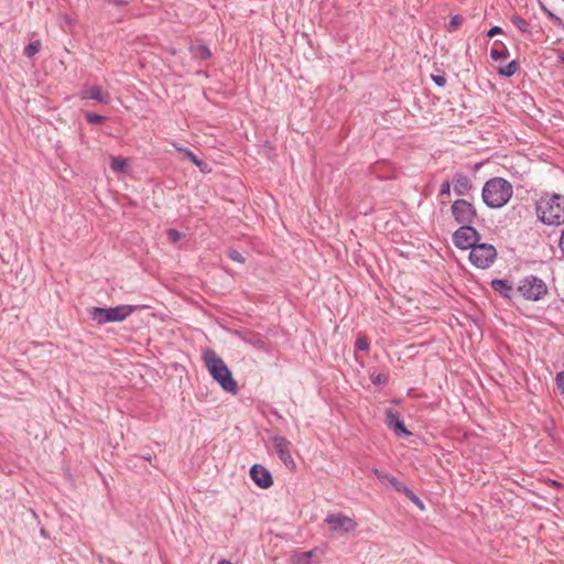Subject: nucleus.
Masks as SVG:
<instances>
[{
	"label": "nucleus",
	"mask_w": 564,
	"mask_h": 564,
	"mask_svg": "<svg viewBox=\"0 0 564 564\" xmlns=\"http://www.w3.org/2000/svg\"><path fill=\"white\" fill-rule=\"evenodd\" d=\"M538 219L547 226L564 223V196L556 193H543L535 204Z\"/></svg>",
	"instance_id": "1"
},
{
	"label": "nucleus",
	"mask_w": 564,
	"mask_h": 564,
	"mask_svg": "<svg viewBox=\"0 0 564 564\" xmlns=\"http://www.w3.org/2000/svg\"><path fill=\"white\" fill-rule=\"evenodd\" d=\"M203 360L209 376L220 386V388L228 393L237 394V381L234 379L232 373L225 361L213 349H207L203 352Z\"/></svg>",
	"instance_id": "2"
},
{
	"label": "nucleus",
	"mask_w": 564,
	"mask_h": 564,
	"mask_svg": "<svg viewBox=\"0 0 564 564\" xmlns=\"http://www.w3.org/2000/svg\"><path fill=\"white\" fill-rule=\"evenodd\" d=\"M513 195V187L509 181L503 177H492L488 180L481 191V198L486 206L498 209L508 204Z\"/></svg>",
	"instance_id": "3"
},
{
	"label": "nucleus",
	"mask_w": 564,
	"mask_h": 564,
	"mask_svg": "<svg viewBox=\"0 0 564 564\" xmlns=\"http://www.w3.org/2000/svg\"><path fill=\"white\" fill-rule=\"evenodd\" d=\"M139 306L122 304L115 307H98L93 306L87 310L89 317L97 325H105L108 323L122 322L134 313Z\"/></svg>",
	"instance_id": "4"
},
{
	"label": "nucleus",
	"mask_w": 564,
	"mask_h": 564,
	"mask_svg": "<svg viewBox=\"0 0 564 564\" xmlns=\"http://www.w3.org/2000/svg\"><path fill=\"white\" fill-rule=\"evenodd\" d=\"M517 292L527 301L538 302L545 297L549 288L542 279L529 274L520 280Z\"/></svg>",
	"instance_id": "5"
},
{
	"label": "nucleus",
	"mask_w": 564,
	"mask_h": 564,
	"mask_svg": "<svg viewBox=\"0 0 564 564\" xmlns=\"http://www.w3.org/2000/svg\"><path fill=\"white\" fill-rule=\"evenodd\" d=\"M469 261L478 269H488L497 258L496 248L486 242H478L469 252Z\"/></svg>",
	"instance_id": "6"
},
{
	"label": "nucleus",
	"mask_w": 564,
	"mask_h": 564,
	"mask_svg": "<svg viewBox=\"0 0 564 564\" xmlns=\"http://www.w3.org/2000/svg\"><path fill=\"white\" fill-rule=\"evenodd\" d=\"M451 214L454 220L460 226L473 225L478 217L475 206L464 198H458L453 202Z\"/></svg>",
	"instance_id": "7"
},
{
	"label": "nucleus",
	"mask_w": 564,
	"mask_h": 564,
	"mask_svg": "<svg viewBox=\"0 0 564 564\" xmlns=\"http://www.w3.org/2000/svg\"><path fill=\"white\" fill-rule=\"evenodd\" d=\"M480 240L479 231L473 225L460 226L453 234V243L460 250H468L475 247Z\"/></svg>",
	"instance_id": "8"
},
{
	"label": "nucleus",
	"mask_w": 564,
	"mask_h": 564,
	"mask_svg": "<svg viewBox=\"0 0 564 564\" xmlns=\"http://www.w3.org/2000/svg\"><path fill=\"white\" fill-rule=\"evenodd\" d=\"M330 531L348 533L355 531L357 523L349 517L341 513H330L325 518Z\"/></svg>",
	"instance_id": "9"
},
{
	"label": "nucleus",
	"mask_w": 564,
	"mask_h": 564,
	"mask_svg": "<svg viewBox=\"0 0 564 564\" xmlns=\"http://www.w3.org/2000/svg\"><path fill=\"white\" fill-rule=\"evenodd\" d=\"M271 443L283 464L289 468L295 467V462L291 454V442L284 436L275 435L271 438Z\"/></svg>",
	"instance_id": "10"
},
{
	"label": "nucleus",
	"mask_w": 564,
	"mask_h": 564,
	"mask_svg": "<svg viewBox=\"0 0 564 564\" xmlns=\"http://www.w3.org/2000/svg\"><path fill=\"white\" fill-rule=\"evenodd\" d=\"M386 414V424L387 426L393 431V433L398 437H408L412 435V433L406 429L404 422L401 420L400 414L392 409L388 408L384 411Z\"/></svg>",
	"instance_id": "11"
},
{
	"label": "nucleus",
	"mask_w": 564,
	"mask_h": 564,
	"mask_svg": "<svg viewBox=\"0 0 564 564\" xmlns=\"http://www.w3.org/2000/svg\"><path fill=\"white\" fill-rule=\"evenodd\" d=\"M249 475L252 481L261 489H268L273 485L271 473L260 464L252 465Z\"/></svg>",
	"instance_id": "12"
},
{
	"label": "nucleus",
	"mask_w": 564,
	"mask_h": 564,
	"mask_svg": "<svg viewBox=\"0 0 564 564\" xmlns=\"http://www.w3.org/2000/svg\"><path fill=\"white\" fill-rule=\"evenodd\" d=\"M236 335L246 344H249L253 346L254 348L259 350H268V340L267 338L257 332H253L251 329H239L236 330Z\"/></svg>",
	"instance_id": "13"
},
{
	"label": "nucleus",
	"mask_w": 564,
	"mask_h": 564,
	"mask_svg": "<svg viewBox=\"0 0 564 564\" xmlns=\"http://www.w3.org/2000/svg\"><path fill=\"white\" fill-rule=\"evenodd\" d=\"M452 183L453 189L458 196H467L474 188L471 178L464 173H455Z\"/></svg>",
	"instance_id": "14"
},
{
	"label": "nucleus",
	"mask_w": 564,
	"mask_h": 564,
	"mask_svg": "<svg viewBox=\"0 0 564 564\" xmlns=\"http://www.w3.org/2000/svg\"><path fill=\"white\" fill-rule=\"evenodd\" d=\"M80 97L82 99H91L104 105H108L110 102V95L108 93H104L101 87L97 85L84 88L80 91Z\"/></svg>",
	"instance_id": "15"
},
{
	"label": "nucleus",
	"mask_w": 564,
	"mask_h": 564,
	"mask_svg": "<svg viewBox=\"0 0 564 564\" xmlns=\"http://www.w3.org/2000/svg\"><path fill=\"white\" fill-rule=\"evenodd\" d=\"M490 286L497 293H499L503 299L511 301L513 297V288L512 285L503 279H494L490 282Z\"/></svg>",
	"instance_id": "16"
},
{
	"label": "nucleus",
	"mask_w": 564,
	"mask_h": 564,
	"mask_svg": "<svg viewBox=\"0 0 564 564\" xmlns=\"http://www.w3.org/2000/svg\"><path fill=\"white\" fill-rule=\"evenodd\" d=\"M373 474L382 484L391 486L394 490H397L399 486L402 484V481H400L397 477L390 475L384 470L375 468Z\"/></svg>",
	"instance_id": "17"
},
{
	"label": "nucleus",
	"mask_w": 564,
	"mask_h": 564,
	"mask_svg": "<svg viewBox=\"0 0 564 564\" xmlns=\"http://www.w3.org/2000/svg\"><path fill=\"white\" fill-rule=\"evenodd\" d=\"M490 57L494 61L506 59L509 57V50L501 41L496 40L494 47L490 50Z\"/></svg>",
	"instance_id": "18"
},
{
	"label": "nucleus",
	"mask_w": 564,
	"mask_h": 564,
	"mask_svg": "<svg viewBox=\"0 0 564 564\" xmlns=\"http://www.w3.org/2000/svg\"><path fill=\"white\" fill-rule=\"evenodd\" d=\"M189 52L194 58L206 61L212 57L209 47L205 44L191 45Z\"/></svg>",
	"instance_id": "19"
},
{
	"label": "nucleus",
	"mask_w": 564,
	"mask_h": 564,
	"mask_svg": "<svg viewBox=\"0 0 564 564\" xmlns=\"http://www.w3.org/2000/svg\"><path fill=\"white\" fill-rule=\"evenodd\" d=\"M181 153L184 154V158L195 164L202 172L206 171L207 163L200 160L192 150L187 148H178Z\"/></svg>",
	"instance_id": "20"
},
{
	"label": "nucleus",
	"mask_w": 564,
	"mask_h": 564,
	"mask_svg": "<svg viewBox=\"0 0 564 564\" xmlns=\"http://www.w3.org/2000/svg\"><path fill=\"white\" fill-rule=\"evenodd\" d=\"M520 68V64L517 59H512L509 62L506 66L498 68V74L503 77H511L513 76Z\"/></svg>",
	"instance_id": "21"
},
{
	"label": "nucleus",
	"mask_w": 564,
	"mask_h": 564,
	"mask_svg": "<svg viewBox=\"0 0 564 564\" xmlns=\"http://www.w3.org/2000/svg\"><path fill=\"white\" fill-rule=\"evenodd\" d=\"M317 550L297 553L294 555L293 564H312Z\"/></svg>",
	"instance_id": "22"
},
{
	"label": "nucleus",
	"mask_w": 564,
	"mask_h": 564,
	"mask_svg": "<svg viewBox=\"0 0 564 564\" xmlns=\"http://www.w3.org/2000/svg\"><path fill=\"white\" fill-rule=\"evenodd\" d=\"M110 167L115 172L124 173L128 171V162L126 159H122V158H112L111 162H110Z\"/></svg>",
	"instance_id": "23"
},
{
	"label": "nucleus",
	"mask_w": 564,
	"mask_h": 564,
	"mask_svg": "<svg viewBox=\"0 0 564 564\" xmlns=\"http://www.w3.org/2000/svg\"><path fill=\"white\" fill-rule=\"evenodd\" d=\"M511 22L513 25L519 29L522 33H529L530 32V23L521 18L520 15H512Z\"/></svg>",
	"instance_id": "24"
},
{
	"label": "nucleus",
	"mask_w": 564,
	"mask_h": 564,
	"mask_svg": "<svg viewBox=\"0 0 564 564\" xmlns=\"http://www.w3.org/2000/svg\"><path fill=\"white\" fill-rule=\"evenodd\" d=\"M41 50V42L40 41H33V42H30L25 47H24V55L26 57H33L35 54L39 53V51Z\"/></svg>",
	"instance_id": "25"
},
{
	"label": "nucleus",
	"mask_w": 564,
	"mask_h": 564,
	"mask_svg": "<svg viewBox=\"0 0 564 564\" xmlns=\"http://www.w3.org/2000/svg\"><path fill=\"white\" fill-rule=\"evenodd\" d=\"M85 118L87 122L91 124H102L107 120L105 116L95 112H86Z\"/></svg>",
	"instance_id": "26"
},
{
	"label": "nucleus",
	"mask_w": 564,
	"mask_h": 564,
	"mask_svg": "<svg viewBox=\"0 0 564 564\" xmlns=\"http://www.w3.org/2000/svg\"><path fill=\"white\" fill-rule=\"evenodd\" d=\"M541 9L556 26H564L562 19L550 11L543 3H541Z\"/></svg>",
	"instance_id": "27"
},
{
	"label": "nucleus",
	"mask_w": 564,
	"mask_h": 564,
	"mask_svg": "<svg viewBox=\"0 0 564 564\" xmlns=\"http://www.w3.org/2000/svg\"><path fill=\"white\" fill-rule=\"evenodd\" d=\"M369 340L366 336H358L355 341V349L360 351H368L369 350Z\"/></svg>",
	"instance_id": "28"
},
{
	"label": "nucleus",
	"mask_w": 564,
	"mask_h": 564,
	"mask_svg": "<svg viewBox=\"0 0 564 564\" xmlns=\"http://www.w3.org/2000/svg\"><path fill=\"white\" fill-rule=\"evenodd\" d=\"M371 382L376 386H382L386 384L389 380V376L387 373H372L371 375Z\"/></svg>",
	"instance_id": "29"
},
{
	"label": "nucleus",
	"mask_w": 564,
	"mask_h": 564,
	"mask_svg": "<svg viewBox=\"0 0 564 564\" xmlns=\"http://www.w3.org/2000/svg\"><path fill=\"white\" fill-rule=\"evenodd\" d=\"M463 22V17L460 14H455L451 18V21L447 25L448 32H454Z\"/></svg>",
	"instance_id": "30"
},
{
	"label": "nucleus",
	"mask_w": 564,
	"mask_h": 564,
	"mask_svg": "<svg viewBox=\"0 0 564 564\" xmlns=\"http://www.w3.org/2000/svg\"><path fill=\"white\" fill-rule=\"evenodd\" d=\"M227 256L230 260L237 263H245V257L236 249H229Z\"/></svg>",
	"instance_id": "31"
},
{
	"label": "nucleus",
	"mask_w": 564,
	"mask_h": 564,
	"mask_svg": "<svg viewBox=\"0 0 564 564\" xmlns=\"http://www.w3.org/2000/svg\"><path fill=\"white\" fill-rule=\"evenodd\" d=\"M166 237L171 242H177L184 237V235L177 229L171 228L166 231Z\"/></svg>",
	"instance_id": "32"
},
{
	"label": "nucleus",
	"mask_w": 564,
	"mask_h": 564,
	"mask_svg": "<svg viewBox=\"0 0 564 564\" xmlns=\"http://www.w3.org/2000/svg\"><path fill=\"white\" fill-rule=\"evenodd\" d=\"M453 185L452 181L445 180L440 187L438 196H446L448 197L451 195V186Z\"/></svg>",
	"instance_id": "33"
},
{
	"label": "nucleus",
	"mask_w": 564,
	"mask_h": 564,
	"mask_svg": "<svg viewBox=\"0 0 564 564\" xmlns=\"http://www.w3.org/2000/svg\"><path fill=\"white\" fill-rule=\"evenodd\" d=\"M431 79L438 87H444L446 85V78L444 75H431Z\"/></svg>",
	"instance_id": "34"
},
{
	"label": "nucleus",
	"mask_w": 564,
	"mask_h": 564,
	"mask_svg": "<svg viewBox=\"0 0 564 564\" xmlns=\"http://www.w3.org/2000/svg\"><path fill=\"white\" fill-rule=\"evenodd\" d=\"M395 491L403 494L408 499L414 494L413 490L410 489L404 482H402Z\"/></svg>",
	"instance_id": "35"
},
{
	"label": "nucleus",
	"mask_w": 564,
	"mask_h": 564,
	"mask_svg": "<svg viewBox=\"0 0 564 564\" xmlns=\"http://www.w3.org/2000/svg\"><path fill=\"white\" fill-rule=\"evenodd\" d=\"M556 386L564 393V371H561L556 375Z\"/></svg>",
	"instance_id": "36"
},
{
	"label": "nucleus",
	"mask_w": 564,
	"mask_h": 564,
	"mask_svg": "<svg viewBox=\"0 0 564 564\" xmlns=\"http://www.w3.org/2000/svg\"><path fill=\"white\" fill-rule=\"evenodd\" d=\"M502 32H503V31H502V29H501L500 26L495 25V26L490 28V29L487 31L486 35H487L488 37H494V36L498 35V34H501Z\"/></svg>",
	"instance_id": "37"
},
{
	"label": "nucleus",
	"mask_w": 564,
	"mask_h": 564,
	"mask_svg": "<svg viewBox=\"0 0 564 564\" xmlns=\"http://www.w3.org/2000/svg\"><path fill=\"white\" fill-rule=\"evenodd\" d=\"M109 4H113V6H117V7H126L128 6V1L127 0H106Z\"/></svg>",
	"instance_id": "38"
},
{
	"label": "nucleus",
	"mask_w": 564,
	"mask_h": 564,
	"mask_svg": "<svg viewBox=\"0 0 564 564\" xmlns=\"http://www.w3.org/2000/svg\"><path fill=\"white\" fill-rule=\"evenodd\" d=\"M558 247L561 249L562 254L564 256V229L562 230V234L560 237Z\"/></svg>",
	"instance_id": "39"
},
{
	"label": "nucleus",
	"mask_w": 564,
	"mask_h": 564,
	"mask_svg": "<svg viewBox=\"0 0 564 564\" xmlns=\"http://www.w3.org/2000/svg\"><path fill=\"white\" fill-rule=\"evenodd\" d=\"M414 505H416L421 510L424 509V505L420 498L414 502Z\"/></svg>",
	"instance_id": "40"
},
{
	"label": "nucleus",
	"mask_w": 564,
	"mask_h": 564,
	"mask_svg": "<svg viewBox=\"0 0 564 564\" xmlns=\"http://www.w3.org/2000/svg\"><path fill=\"white\" fill-rule=\"evenodd\" d=\"M419 499L417 495L413 494L409 500H411L413 503Z\"/></svg>",
	"instance_id": "41"
},
{
	"label": "nucleus",
	"mask_w": 564,
	"mask_h": 564,
	"mask_svg": "<svg viewBox=\"0 0 564 564\" xmlns=\"http://www.w3.org/2000/svg\"><path fill=\"white\" fill-rule=\"evenodd\" d=\"M218 564H232V563L230 561H228V560H220L218 562Z\"/></svg>",
	"instance_id": "42"
},
{
	"label": "nucleus",
	"mask_w": 564,
	"mask_h": 564,
	"mask_svg": "<svg viewBox=\"0 0 564 564\" xmlns=\"http://www.w3.org/2000/svg\"><path fill=\"white\" fill-rule=\"evenodd\" d=\"M558 58L564 64V53L560 54Z\"/></svg>",
	"instance_id": "43"
},
{
	"label": "nucleus",
	"mask_w": 564,
	"mask_h": 564,
	"mask_svg": "<svg viewBox=\"0 0 564 564\" xmlns=\"http://www.w3.org/2000/svg\"><path fill=\"white\" fill-rule=\"evenodd\" d=\"M481 165H482V163H481V162H480V163H477V164L475 165V170H476V171H477V170H479V169L481 167Z\"/></svg>",
	"instance_id": "44"
},
{
	"label": "nucleus",
	"mask_w": 564,
	"mask_h": 564,
	"mask_svg": "<svg viewBox=\"0 0 564 564\" xmlns=\"http://www.w3.org/2000/svg\"><path fill=\"white\" fill-rule=\"evenodd\" d=\"M142 457H143L145 460H149V462L151 460V456H150V455H144V456H142Z\"/></svg>",
	"instance_id": "45"
}]
</instances>
